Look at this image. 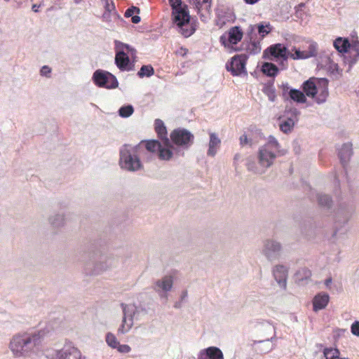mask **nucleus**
<instances>
[{
	"instance_id": "7",
	"label": "nucleus",
	"mask_w": 359,
	"mask_h": 359,
	"mask_svg": "<svg viewBox=\"0 0 359 359\" xmlns=\"http://www.w3.org/2000/svg\"><path fill=\"white\" fill-rule=\"evenodd\" d=\"M47 359H86L72 342H66L60 350H53L46 353Z\"/></svg>"
},
{
	"instance_id": "58",
	"label": "nucleus",
	"mask_w": 359,
	"mask_h": 359,
	"mask_svg": "<svg viewBox=\"0 0 359 359\" xmlns=\"http://www.w3.org/2000/svg\"><path fill=\"white\" fill-rule=\"evenodd\" d=\"M187 297H188L187 291V290L183 291L181 294L180 301H182V302L184 301Z\"/></svg>"
},
{
	"instance_id": "26",
	"label": "nucleus",
	"mask_w": 359,
	"mask_h": 359,
	"mask_svg": "<svg viewBox=\"0 0 359 359\" xmlns=\"http://www.w3.org/2000/svg\"><path fill=\"white\" fill-rule=\"evenodd\" d=\"M255 29H257V32L260 35L261 39H263L271 32L272 27L269 22H262L255 25H250L248 30V35H252Z\"/></svg>"
},
{
	"instance_id": "42",
	"label": "nucleus",
	"mask_w": 359,
	"mask_h": 359,
	"mask_svg": "<svg viewBox=\"0 0 359 359\" xmlns=\"http://www.w3.org/2000/svg\"><path fill=\"white\" fill-rule=\"evenodd\" d=\"M247 169L249 171L253 172L257 174H262L264 171H261L257 166L255 158L252 157H250L247 159L246 163Z\"/></svg>"
},
{
	"instance_id": "40",
	"label": "nucleus",
	"mask_w": 359,
	"mask_h": 359,
	"mask_svg": "<svg viewBox=\"0 0 359 359\" xmlns=\"http://www.w3.org/2000/svg\"><path fill=\"white\" fill-rule=\"evenodd\" d=\"M196 8L201 11V9H205L209 11L211 8V0H192Z\"/></svg>"
},
{
	"instance_id": "46",
	"label": "nucleus",
	"mask_w": 359,
	"mask_h": 359,
	"mask_svg": "<svg viewBox=\"0 0 359 359\" xmlns=\"http://www.w3.org/2000/svg\"><path fill=\"white\" fill-rule=\"evenodd\" d=\"M296 275L299 276L301 280H306L311 276V271L307 268H302L297 272Z\"/></svg>"
},
{
	"instance_id": "12",
	"label": "nucleus",
	"mask_w": 359,
	"mask_h": 359,
	"mask_svg": "<svg viewBox=\"0 0 359 359\" xmlns=\"http://www.w3.org/2000/svg\"><path fill=\"white\" fill-rule=\"evenodd\" d=\"M92 80L99 88L114 89L118 86L116 77L111 73L103 69L95 70L93 74Z\"/></svg>"
},
{
	"instance_id": "53",
	"label": "nucleus",
	"mask_w": 359,
	"mask_h": 359,
	"mask_svg": "<svg viewBox=\"0 0 359 359\" xmlns=\"http://www.w3.org/2000/svg\"><path fill=\"white\" fill-rule=\"evenodd\" d=\"M292 147L295 154H299L300 152V145L299 144L297 141L294 140L292 142Z\"/></svg>"
},
{
	"instance_id": "14",
	"label": "nucleus",
	"mask_w": 359,
	"mask_h": 359,
	"mask_svg": "<svg viewBox=\"0 0 359 359\" xmlns=\"http://www.w3.org/2000/svg\"><path fill=\"white\" fill-rule=\"evenodd\" d=\"M353 211L352 207L348 204L341 203L339 205L334 215V234H336L342 226L348 223Z\"/></svg>"
},
{
	"instance_id": "39",
	"label": "nucleus",
	"mask_w": 359,
	"mask_h": 359,
	"mask_svg": "<svg viewBox=\"0 0 359 359\" xmlns=\"http://www.w3.org/2000/svg\"><path fill=\"white\" fill-rule=\"evenodd\" d=\"M323 355L325 359H338L340 352L338 348H325L323 350Z\"/></svg>"
},
{
	"instance_id": "13",
	"label": "nucleus",
	"mask_w": 359,
	"mask_h": 359,
	"mask_svg": "<svg viewBox=\"0 0 359 359\" xmlns=\"http://www.w3.org/2000/svg\"><path fill=\"white\" fill-rule=\"evenodd\" d=\"M243 36V32L241 27L234 26L231 27L228 32L222 34L219 37V42L226 48L230 50V52L237 51L238 49L233 48V46L241 41Z\"/></svg>"
},
{
	"instance_id": "4",
	"label": "nucleus",
	"mask_w": 359,
	"mask_h": 359,
	"mask_svg": "<svg viewBox=\"0 0 359 359\" xmlns=\"http://www.w3.org/2000/svg\"><path fill=\"white\" fill-rule=\"evenodd\" d=\"M333 46L338 52L347 53L344 62L348 65L347 72H349L359 59V41L351 43L348 38L339 36L334 41Z\"/></svg>"
},
{
	"instance_id": "48",
	"label": "nucleus",
	"mask_w": 359,
	"mask_h": 359,
	"mask_svg": "<svg viewBox=\"0 0 359 359\" xmlns=\"http://www.w3.org/2000/svg\"><path fill=\"white\" fill-rule=\"evenodd\" d=\"M140 12V10L138 7L131 6L126 11L124 15L126 18H130V17H133L135 13L139 14Z\"/></svg>"
},
{
	"instance_id": "52",
	"label": "nucleus",
	"mask_w": 359,
	"mask_h": 359,
	"mask_svg": "<svg viewBox=\"0 0 359 359\" xmlns=\"http://www.w3.org/2000/svg\"><path fill=\"white\" fill-rule=\"evenodd\" d=\"M116 348L118 349V351L120 353H129L131 350L130 347L128 345L120 344V343L118 344V346L116 347Z\"/></svg>"
},
{
	"instance_id": "8",
	"label": "nucleus",
	"mask_w": 359,
	"mask_h": 359,
	"mask_svg": "<svg viewBox=\"0 0 359 359\" xmlns=\"http://www.w3.org/2000/svg\"><path fill=\"white\" fill-rule=\"evenodd\" d=\"M283 252V244L274 238H267L263 241L261 252L269 262L278 260Z\"/></svg>"
},
{
	"instance_id": "51",
	"label": "nucleus",
	"mask_w": 359,
	"mask_h": 359,
	"mask_svg": "<svg viewBox=\"0 0 359 359\" xmlns=\"http://www.w3.org/2000/svg\"><path fill=\"white\" fill-rule=\"evenodd\" d=\"M351 333L357 337H359V321H355L351 327Z\"/></svg>"
},
{
	"instance_id": "9",
	"label": "nucleus",
	"mask_w": 359,
	"mask_h": 359,
	"mask_svg": "<svg viewBox=\"0 0 359 359\" xmlns=\"http://www.w3.org/2000/svg\"><path fill=\"white\" fill-rule=\"evenodd\" d=\"M259 326L261 330L266 331L267 333L273 334L271 337L253 341V345L257 346L256 347V350L262 354H265L272 351L274 348L272 341L276 338L275 327L268 321H263L260 323Z\"/></svg>"
},
{
	"instance_id": "41",
	"label": "nucleus",
	"mask_w": 359,
	"mask_h": 359,
	"mask_svg": "<svg viewBox=\"0 0 359 359\" xmlns=\"http://www.w3.org/2000/svg\"><path fill=\"white\" fill-rule=\"evenodd\" d=\"M161 144V142L157 140H150L145 142V147L147 150L150 152L158 151Z\"/></svg>"
},
{
	"instance_id": "3",
	"label": "nucleus",
	"mask_w": 359,
	"mask_h": 359,
	"mask_svg": "<svg viewBox=\"0 0 359 359\" xmlns=\"http://www.w3.org/2000/svg\"><path fill=\"white\" fill-rule=\"evenodd\" d=\"M140 145L133 147L124 144L119 151V165L121 169L129 172H136L142 170L143 165L137 155Z\"/></svg>"
},
{
	"instance_id": "16",
	"label": "nucleus",
	"mask_w": 359,
	"mask_h": 359,
	"mask_svg": "<svg viewBox=\"0 0 359 359\" xmlns=\"http://www.w3.org/2000/svg\"><path fill=\"white\" fill-rule=\"evenodd\" d=\"M263 57L271 60L276 59L286 62L289 57V50L283 44L275 43L264 51Z\"/></svg>"
},
{
	"instance_id": "21",
	"label": "nucleus",
	"mask_w": 359,
	"mask_h": 359,
	"mask_svg": "<svg viewBox=\"0 0 359 359\" xmlns=\"http://www.w3.org/2000/svg\"><path fill=\"white\" fill-rule=\"evenodd\" d=\"M272 273L278 285L284 290L286 289L288 275L287 268L283 264H277L273 266Z\"/></svg>"
},
{
	"instance_id": "44",
	"label": "nucleus",
	"mask_w": 359,
	"mask_h": 359,
	"mask_svg": "<svg viewBox=\"0 0 359 359\" xmlns=\"http://www.w3.org/2000/svg\"><path fill=\"white\" fill-rule=\"evenodd\" d=\"M300 114V111L294 107H286L285 110V116H287V117H292L296 121H298V116Z\"/></svg>"
},
{
	"instance_id": "20",
	"label": "nucleus",
	"mask_w": 359,
	"mask_h": 359,
	"mask_svg": "<svg viewBox=\"0 0 359 359\" xmlns=\"http://www.w3.org/2000/svg\"><path fill=\"white\" fill-rule=\"evenodd\" d=\"M318 44L316 42H311L308 48V50H301L299 48L293 46L291 51H289V57L293 60H304L317 55Z\"/></svg>"
},
{
	"instance_id": "22",
	"label": "nucleus",
	"mask_w": 359,
	"mask_h": 359,
	"mask_svg": "<svg viewBox=\"0 0 359 359\" xmlns=\"http://www.w3.org/2000/svg\"><path fill=\"white\" fill-rule=\"evenodd\" d=\"M198 359H224V355L219 348L209 346L199 351Z\"/></svg>"
},
{
	"instance_id": "55",
	"label": "nucleus",
	"mask_w": 359,
	"mask_h": 359,
	"mask_svg": "<svg viewBox=\"0 0 359 359\" xmlns=\"http://www.w3.org/2000/svg\"><path fill=\"white\" fill-rule=\"evenodd\" d=\"M240 143L242 146L248 143V139L247 135H243L240 137Z\"/></svg>"
},
{
	"instance_id": "37",
	"label": "nucleus",
	"mask_w": 359,
	"mask_h": 359,
	"mask_svg": "<svg viewBox=\"0 0 359 359\" xmlns=\"http://www.w3.org/2000/svg\"><path fill=\"white\" fill-rule=\"evenodd\" d=\"M134 112V107L131 104L121 107L118 111V115L122 118H128Z\"/></svg>"
},
{
	"instance_id": "32",
	"label": "nucleus",
	"mask_w": 359,
	"mask_h": 359,
	"mask_svg": "<svg viewBox=\"0 0 359 359\" xmlns=\"http://www.w3.org/2000/svg\"><path fill=\"white\" fill-rule=\"evenodd\" d=\"M48 222L53 228H60L65 224V215L60 213L55 214L49 217Z\"/></svg>"
},
{
	"instance_id": "59",
	"label": "nucleus",
	"mask_w": 359,
	"mask_h": 359,
	"mask_svg": "<svg viewBox=\"0 0 359 359\" xmlns=\"http://www.w3.org/2000/svg\"><path fill=\"white\" fill-rule=\"evenodd\" d=\"M182 301L177 302L174 304V307L175 309H180L182 307Z\"/></svg>"
},
{
	"instance_id": "57",
	"label": "nucleus",
	"mask_w": 359,
	"mask_h": 359,
	"mask_svg": "<svg viewBox=\"0 0 359 359\" xmlns=\"http://www.w3.org/2000/svg\"><path fill=\"white\" fill-rule=\"evenodd\" d=\"M332 282V278L331 277H329L328 278H327L325 280V285L327 288H328V289L330 288V285H331Z\"/></svg>"
},
{
	"instance_id": "2",
	"label": "nucleus",
	"mask_w": 359,
	"mask_h": 359,
	"mask_svg": "<svg viewBox=\"0 0 359 359\" xmlns=\"http://www.w3.org/2000/svg\"><path fill=\"white\" fill-rule=\"evenodd\" d=\"M43 337L42 331L19 333L13 337L9 347L15 356H25L40 345Z\"/></svg>"
},
{
	"instance_id": "64",
	"label": "nucleus",
	"mask_w": 359,
	"mask_h": 359,
	"mask_svg": "<svg viewBox=\"0 0 359 359\" xmlns=\"http://www.w3.org/2000/svg\"><path fill=\"white\" fill-rule=\"evenodd\" d=\"M335 181H336V183H337L338 184H339V179L336 176H335Z\"/></svg>"
},
{
	"instance_id": "56",
	"label": "nucleus",
	"mask_w": 359,
	"mask_h": 359,
	"mask_svg": "<svg viewBox=\"0 0 359 359\" xmlns=\"http://www.w3.org/2000/svg\"><path fill=\"white\" fill-rule=\"evenodd\" d=\"M131 20L133 23L137 24L140 22L141 18L138 15H135L132 17Z\"/></svg>"
},
{
	"instance_id": "54",
	"label": "nucleus",
	"mask_w": 359,
	"mask_h": 359,
	"mask_svg": "<svg viewBox=\"0 0 359 359\" xmlns=\"http://www.w3.org/2000/svg\"><path fill=\"white\" fill-rule=\"evenodd\" d=\"M346 332V330L345 329H337L334 331V337H339L342 334Z\"/></svg>"
},
{
	"instance_id": "31",
	"label": "nucleus",
	"mask_w": 359,
	"mask_h": 359,
	"mask_svg": "<svg viewBox=\"0 0 359 359\" xmlns=\"http://www.w3.org/2000/svg\"><path fill=\"white\" fill-rule=\"evenodd\" d=\"M296 121L292 118V117H286L285 119H283L280 121L279 124L280 130L285 133L287 134L290 133L295 124Z\"/></svg>"
},
{
	"instance_id": "34",
	"label": "nucleus",
	"mask_w": 359,
	"mask_h": 359,
	"mask_svg": "<svg viewBox=\"0 0 359 359\" xmlns=\"http://www.w3.org/2000/svg\"><path fill=\"white\" fill-rule=\"evenodd\" d=\"M289 100H291L297 103H305L307 100L303 91L296 88L290 90Z\"/></svg>"
},
{
	"instance_id": "35",
	"label": "nucleus",
	"mask_w": 359,
	"mask_h": 359,
	"mask_svg": "<svg viewBox=\"0 0 359 359\" xmlns=\"http://www.w3.org/2000/svg\"><path fill=\"white\" fill-rule=\"evenodd\" d=\"M250 38V42L248 44L246 49L247 51L252 55L258 54L261 51V45L259 41L253 39L252 35H248Z\"/></svg>"
},
{
	"instance_id": "63",
	"label": "nucleus",
	"mask_w": 359,
	"mask_h": 359,
	"mask_svg": "<svg viewBox=\"0 0 359 359\" xmlns=\"http://www.w3.org/2000/svg\"><path fill=\"white\" fill-rule=\"evenodd\" d=\"M241 156L240 154H236L235 156H234V158L233 160L236 161H238L239 158H240Z\"/></svg>"
},
{
	"instance_id": "15",
	"label": "nucleus",
	"mask_w": 359,
	"mask_h": 359,
	"mask_svg": "<svg viewBox=\"0 0 359 359\" xmlns=\"http://www.w3.org/2000/svg\"><path fill=\"white\" fill-rule=\"evenodd\" d=\"M184 156V153L179 147H176L170 140L169 138H165L162 141V143L158 149V156L160 160L170 161L174 156Z\"/></svg>"
},
{
	"instance_id": "29",
	"label": "nucleus",
	"mask_w": 359,
	"mask_h": 359,
	"mask_svg": "<svg viewBox=\"0 0 359 359\" xmlns=\"http://www.w3.org/2000/svg\"><path fill=\"white\" fill-rule=\"evenodd\" d=\"M262 72L267 76L274 77L278 74L279 69L272 62H264L262 65Z\"/></svg>"
},
{
	"instance_id": "49",
	"label": "nucleus",
	"mask_w": 359,
	"mask_h": 359,
	"mask_svg": "<svg viewBox=\"0 0 359 359\" xmlns=\"http://www.w3.org/2000/svg\"><path fill=\"white\" fill-rule=\"evenodd\" d=\"M265 93L268 96V98L270 101H271V102L275 101L276 95V90L273 87L268 88L266 90Z\"/></svg>"
},
{
	"instance_id": "1",
	"label": "nucleus",
	"mask_w": 359,
	"mask_h": 359,
	"mask_svg": "<svg viewBox=\"0 0 359 359\" xmlns=\"http://www.w3.org/2000/svg\"><path fill=\"white\" fill-rule=\"evenodd\" d=\"M172 8V20L182 36L187 38L196 30V22L191 21L188 6L182 0H168Z\"/></svg>"
},
{
	"instance_id": "18",
	"label": "nucleus",
	"mask_w": 359,
	"mask_h": 359,
	"mask_svg": "<svg viewBox=\"0 0 359 359\" xmlns=\"http://www.w3.org/2000/svg\"><path fill=\"white\" fill-rule=\"evenodd\" d=\"M248 56L245 54L234 55L230 62L226 64V69L233 76H240L242 73H246L245 65Z\"/></svg>"
},
{
	"instance_id": "43",
	"label": "nucleus",
	"mask_w": 359,
	"mask_h": 359,
	"mask_svg": "<svg viewBox=\"0 0 359 359\" xmlns=\"http://www.w3.org/2000/svg\"><path fill=\"white\" fill-rule=\"evenodd\" d=\"M106 341L107 344L113 348H116L119 344V341H118L116 336L111 332H108L106 334Z\"/></svg>"
},
{
	"instance_id": "50",
	"label": "nucleus",
	"mask_w": 359,
	"mask_h": 359,
	"mask_svg": "<svg viewBox=\"0 0 359 359\" xmlns=\"http://www.w3.org/2000/svg\"><path fill=\"white\" fill-rule=\"evenodd\" d=\"M51 68L48 67V65L43 66L40 69V74L42 76H46L47 78L50 77L51 74Z\"/></svg>"
},
{
	"instance_id": "25",
	"label": "nucleus",
	"mask_w": 359,
	"mask_h": 359,
	"mask_svg": "<svg viewBox=\"0 0 359 359\" xmlns=\"http://www.w3.org/2000/svg\"><path fill=\"white\" fill-rule=\"evenodd\" d=\"M330 296L326 292H319L313 299V309L315 312L324 309L328 304Z\"/></svg>"
},
{
	"instance_id": "61",
	"label": "nucleus",
	"mask_w": 359,
	"mask_h": 359,
	"mask_svg": "<svg viewBox=\"0 0 359 359\" xmlns=\"http://www.w3.org/2000/svg\"><path fill=\"white\" fill-rule=\"evenodd\" d=\"M41 5H36V4H33L32 6V10L35 12V13H38L39 12V7Z\"/></svg>"
},
{
	"instance_id": "17",
	"label": "nucleus",
	"mask_w": 359,
	"mask_h": 359,
	"mask_svg": "<svg viewBox=\"0 0 359 359\" xmlns=\"http://www.w3.org/2000/svg\"><path fill=\"white\" fill-rule=\"evenodd\" d=\"M116 55L114 62L116 67L121 72H129L133 69L134 61L130 60L129 55L121 49L117 44H115Z\"/></svg>"
},
{
	"instance_id": "60",
	"label": "nucleus",
	"mask_w": 359,
	"mask_h": 359,
	"mask_svg": "<svg viewBox=\"0 0 359 359\" xmlns=\"http://www.w3.org/2000/svg\"><path fill=\"white\" fill-rule=\"evenodd\" d=\"M259 0H244V1L248 4H250V5H252V4H256L257 2H258Z\"/></svg>"
},
{
	"instance_id": "30",
	"label": "nucleus",
	"mask_w": 359,
	"mask_h": 359,
	"mask_svg": "<svg viewBox=\"0 0 359 359\" xmlns=\"http://www.w3.org/2000/svg\"><path fill=\"white\" fill-rule=\"evenodd\" d=\"M155 130L158 134V137L162 140H165V138H168L167 135V129L163 123L161 119H156L154 121Z\"/></svg>"
},
{
	"instance_id": "24",
	"label": "nucleus",
	"mask_w": 359,
	"mask_h": 359,
	"mask_svg": "<svg viewBox=\"0 0 359 359\" xmlns=\"http://www.w3.org/2000/svg\"><path fill=\"white\" fill-rule=\"evenodd\" d=\"M318 79L315 77L310 78L302 83V88L306 96L316 97L318 94Z\"/></svg>"
},
{
	"instance_id": "6",
	"label": "nucleus",
	"mask_w": 359,
	"mask_h": 359,
	"mask_svg": "<svg viewBox=\"0 0 359 359\" xmlns=\"http://www.w3.org/2000/svg\"><path fill=\"white\" fill-rule=\"evenodd\" d=\"M117 263L118 259L113 255L101 256L98 260L87 262L85 271L88 275H98L109 268L116 266Z\"/></svg>"
},
{
	"instance_id": "10",
	"label": "nucleus",
	"mask_w": 359,
	"mask_h": 359,
	"mask_svg": "<svg viewBox=\"0 0 359 359\" xmlns=\"http://www.w3.org/2000/svg\"><path fill=\"white\" fill-rule=\"evenodd\" d=\"M123 310V319L120 327L118 329V334L127 333L133 327L134 319L137 318L139 313V309L134 304H121Z\"/></svg>"
},
{
	"instance_id": "28",
	"label": "nucleus",
	"mask_w": 359,
	"mask_h": 359,
	"mask_svg": "<svg viewBox=\"0 0 359 359\" xmlns=\"http://www.w3.org/2000/svg\"><path fill=\"white\" fill-rule=\"evenodd\" d=\"M221 140L218 136L215 133H210L207 154L210 156H215L217 153V147L219 146Z\"/></svg>"
},
{
	"instance_id": "45",
	"label": "nucleus",
	"mask_w": 359,
	"mask_h": 359,
	"mask_svg": "<svg viewBox=\"0 0 359 359\" xmlns=\"http://www.w3.org/2000/svg\"><path fill=\"white\" fill-rule=\"evenodd\" d=\"M280 88L282 89V96L283 100H289L290 90H293L294 88H291L287 83H282Z\"/></svg>"
},
{
	"instance_id": "19",
	"label": "nucleus",
	"mask_w": 359,
	"mask_h": 359,
	"mask_svg": "<svg viewBox=\"0 0 359 359\" xmlns=\"http://www.w3.org/2000/svg\"><path fill=\"white\" fill-rule=\"evenodd\" d=\"M173 286V277L172 276H164L162 278L155 281L153 289L159 297L167 299V293L170 292Z\"/></svg>"
},
{
	"instance_id": "5",
	"label": "nucleus",
	"mask_w": 359,
	"mask_h": 359,
	"mask_svg": "<svg viewBox=\"0 0 359 359\" xmlns=\"http://www.w3.org/2000/svg\"><path fill=\"white\" fill-rule=\"evenodd\" d=\"M270 149L276 150L280 156L286 154V151L284 149L280 150V144L276 138L273 135H269L267 144L259 149L258 154L259 163L265 168H269L273 164L276 156Z\"/></svg>"
},
{
	"instance_id": "47",
	"label": "nucleus",
	"mask_w": 359,
	"mask_h": 359,
	"mask_svg": "<svg viewBox=\"0 0 359 359\" xmlns=\"http://www.w3.org/2000/svg\"><path fill=\"white\" fill-rule=\"evenodd\" d=\"M104 8L106 11V12L103 14V17L104 18L108 17L111 11H115V6L111 0H106Z\"/></svg>"
},
{
	"instance_id": "33",
	"label": "nucleus",
	"mask_w": 359,
	"mask_h": 359,
	"mask_svg": "<svg viewBox=\"0 0 359 359\" xmlns=\"http://www.w3.org/2000/svg\"><path fill=\"white\" fill-rule=\"evenodd\" d=\"M317 200L318 205L325 210L330 209L332 205V200L329 195L319 194L317 195Z\"/></svg>"
},
{
	"instance_id": "27",
	"label": "nucleus",
	"mask_w": 359,
	"mask_h": 359,
	"mask_svg": "<svg viewBox=\"0 0 359 359\" xmlns=\"http://www.w3.org/2000/svg\"><path fill=\"white\" fill-rule=\"evenodd\" d=\"M352 154V144L349 142L344 143L339 150L338 156L344 169Z\"/></svg>"
},
{
	"instance_id": "38",
	"label": "nucleus",
	"mask_w": 359,
	"mask_h": 359,
	"mask_svg": "<svg viewBox=\"0 0 359 359\" xmlns=\"http://www.w3.org/2000/svg\"><path fill=\"white\" fill-rule=\"evenodd\" d=\"M154 74V69L151 65H142L137 72L140 78L149 77Z\"/></svg>"
},
{
	"instance_id": "23",
	"label": "nucleus",
	"mask_w": 359,
	"mask_h": 359,
	"mask_svg": "<svg viewBox=\"0 0 359 359\" xmlns=\"http://www.w3.org/2000/svg\"><path fill=\"white\" fill-rule=\"evenodd\" d=\"M318 94L316 96V102L318 104H323L326 101L328 96L329 81L326 78H319L318 80Z\"/></svg>"
},
{
	"instance_id": "62",
	"label": "nucleus",
	"mask_w": 359,
	"mask_h": 359,
	"mask_svg": "<svg viewBox=\"0 0 359 359\" xmlns=\"http://www.w3.org/2000/svg\"><path fill=\"white\" fill-rule=\"evenodd\" d=\"M355 275L356 277V280L359 283V267L356 269Z\"/></svg>"
},
{
	"instance_id": "11",
	"label": "nucleus",
	"mask_w": 359,
	"mask_h": 359,
	"mask_svg": "<svg viewBox=\"0 0 359 359\" xmlns=\"http://www.w3.org/2000/svg\"><path fill=\"white\" fill-rule=\"evenodd\" d=\"M194 136L187 129L178 128L170 133V142L176 147L188 149L194 143Z\"/></svg>"
},
{
	"instance_id": "36",
	"label": "nucleus",
	"mask_w": 359,
	"mask_h": 359,
	"mask_svg": "<svg viewBox=\"0 0 359 359\" xmlns=\"http://www.w3.org/2000/svg\"><path fill=\"white\" fill-rule=\"evenodd\" d=\"M114 44H117L121 49L124 50V51H127L130 54L132 58V61H134V62H135L137 51L133 47H132L129 44L124 43L118 40H116L114 41Z\"/></svg>"
}]
</instances>
